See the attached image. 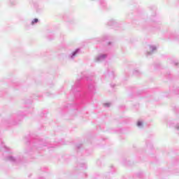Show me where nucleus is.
<instances>
[{"mask_svg":"<svg viewBox=\"0 0 179 179\" xmlns=\"http://www.w3.org/2000/svg\"><path fill=\"white\" fill-rule=\"evenodd\" d=\"M38 19L35 18L34 19V20L31 22V24H34L35 23H38Z\"/></svg>","mask_w":179,"mask_h":179,"instance_id":"1","label":"nucleus"},{"mask_svg":"<svg viewBox=\"0 0 179 179\" xmlns=\"http://www.w3.org/2000/svg\"><path fill=\"white\" fill-rule=\"evenodd\" d=\"M137 125L138 127H141V125H142V123L141 122H138Z\"/></svg>","mask_w":179,"mask_h":179,"instance_id":"2","label":"nucleus"}]
</instances>
